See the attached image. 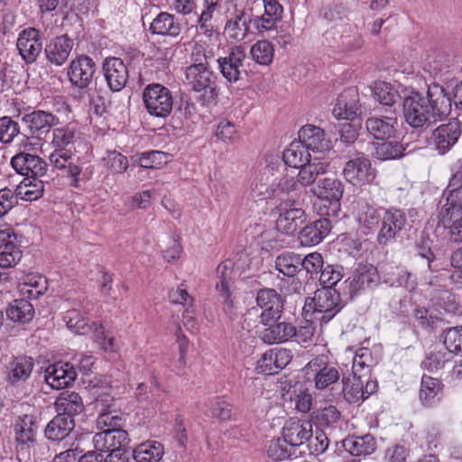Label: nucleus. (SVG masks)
<instances>
[{"label": "nucleus", "instance_id": "1", "mask_svg": "<svg viewBox=\"0 0 462 462\" xmlns=\"http://www.w3.org/2000/svg\"><path fill=\"white\" fill-rule=\"evenodd\" d=\"M451 110V98L439 84L428 86L426 96L412 92L402 101V114L405 122L418 129L420 134L438 121L446 117Z\"/></svg>", "mask_w": 462, "mask_h": 462}, {"label": "nucleus", "instance_id": "2", "mask_svg": "<svg viewBox=\"0 0 462 462\" xmlns=\"http://www.w3.org/2000/svg\"><path fill=\"white\" fill-rule=\"evenodd\" d=\"M302 189L294 178H282L278 182L262 176L252 187L249 199L253 201L275 199L279 207L300 204Z\"/></svg>", "mask_w": 462, "mask_h": 462}, {"label": "nucleus", "instance_id": "3", "mask_svg": "<svg viewBox=\"0 0 462 462\" xmlns=\"http://www.w3.org/2000/svg\"><path fill=\"white\" fill-rule=\"evenodd\" d=\"M185 84L190 90L202 93L200 101L208 105L215 101L218 96L217 76L210 67L185 69Z\"/></svg>", "mask_w": 462, "mask_h": 462}, {"label": "nucleus", "instance_id": "4", "mask_svg": "<svg viewBox=\"0 0 462 462\" xmlns=\"http://www.w3.org/2000/svg\"><path fill=\"white\" fill-rule=\"evenodd\" d=\"M340 295L335 288L322 287L318 289L314 297L307 298L304 310H313L314 314H320L317 319L321 322H328L340 310Z\"/></svg>", "mask_w": 462, "mask_h": 462}, {"label": "nucleus", "instance_id": "5", "mask_svg": "<svg viewBox=\"0 0 462 462\" xmlns=\"http://www.w3.org/2000/svg\"><path fill=\"white\" fill-rule=\"evenodd\" d=\"M305 374L309 382L314 383L317 390L333 389L332 385L340 379L337 368L329 365L327 355H319L312 358L304 367Z\"/></svg>", "mask_w": 462, "mask_h": 462}, {"label": "nucleus", "instance_id": "6", "mask_svg": "<svg viewBox=\"0 0 462 462\" xmlns=\"http://www.w3.org/2000/svg\"><path fill=\"white\" fill-rule=\"evenodd\" d=\"M143 99L148 113L156 117L168 116L173 106L171 92L166 87L158 84H149L143 92Z\"/></svg>", "mask_w": 462, "mask_h": 462}, {"label": "nucleus", "instance_id": "7", "mask_svg": "<svg viewBox=\"0 0 462 462\" xmlns=\"http://www.w3.org/2000/svg\"><path fill=\"white\" fill-rule=\"evenodd\" d=\"M407 222L406 215L400 209H386L379 225L376 241L380 246H388L393 244Z\"/></svg>", "mask_w": 462, "mask_h": 462}, {"label": "nucleus", "instance_id": "8", "mask_svg": "<svg viewBox=\"0 0 462 462\" xmlns=\"http://www.w3.org/2000/svg\"><path fill=\"white\" fill-rule=\"evenodd\" d=\"M311 190L315 196L324 201V207L328 203L329 208L325 215L337 216L340 210V199L344 193L342 182L335 178H325L319 180Z\"/></svg>", "mask_w": 462, "mask_h": 462}, {"label": "nucleus", "instance_id": "9", "mask_svg": "<svg viewBox=\"0 0 462 462\" xmlns=\"http://www.w3.org/2000/svg\"><path fill=\"white\" fill-rule=\"evenodd\" d=\"M256 303L262 310L259 315L262 325H268L280 319L283 310V299L274 289L259 290Z\"/></svg>", "mask_w": 462, "mask_h": 462}, {"label": "nucleus", "instance_id": "10", "mask_svg": "<svg viewBox=\"0 0 462 462\" xmlns=\"http://www.w3.org/2000/svg\"><path fill=\"white\" fill-rule=\"evenodd\" d=\"M226 22L225 32L230 39L243 41L250 30L251 14L245 8H238L230 3L226 7Z\"/></svg>", "mask_w": 462, "mask_h": 462}, {"label": "nucleus", "instance_id": "11", "mask_svg": "<svg viewBox=\"0 0 462 462\" xmlns=\"http://www.w3.org/2000/svg\"><path fill=\"white\" fill-rule=\"evenodd\" d=\"M96 69V63L90 57L80 55L71 60L67 74L74 87L84 89L92 82Z\"/></svg>", "mask_w": 462, "mask_h": 462}, {"label": "nucleus", "instance_id": "12", "mask_svg": "<svg viewBox=\"0 0 462 462\" xmlns=\"http://www.w3.org/2000/svg\"><path fill=\"white\" fill-rule=\"evenodd\" d=\"M461 135V124L457 119H450L431 133L435 149L439 154L448 152L458 141Z\"/></svg>", "mask_w": 462, "mask_h": 462}, {"label": "nucleus", "instance_id": "13", "mask_svg": "<svg viewBox=\"0 0 462 462\" xmlns=\"http://www.w3.org/2000/svg\"><path fill=\"white\" fill-rule=\"evenodd\" d=\"M343 175L346 181L355 186H362L371 182L375 176L371 162L365 157L349 160L344 169Z\"/></svg>", "mask_w": 462, "mask_h": 462}, {"label": "nucleus", "instance_id": "14", "mask_svg": "<svg viewBox=\"0 0 462 462\" xmlns=\"http://www.w3.org/2000/svg\"><path fill=\"white\" fill-rule=\"evenodd\" d=\"M245 59L244 49L236 46L231 48L226 56L217 60L220 73L228 82L236 83L241 79Z\"/></svg>", "mask_w": 462, "mask_h": 462}, {"label": "nucleus", "instance_id": "15", "mask_svg": "<svg viewBox=\"0 0 462 462\" xmlns=\"http://www.w3.org/2000/svg\"><path fill=\"white\" fill-rule=\"evenodd\" d=\"M16 47L26 63H33L42 51L40 31L35 28L23 30L17 39Z\"/></svg>", "mask_w": 462, "mask_h": 462}, {"label": "nucleus", "instance_id": "16", "mask_svg": "<svg viewBox=\"0 0 462 462\" xmlns=\"http://www.w3.org/2000/svg\"><path fill=\"white\" fill-rule=\"evenodd\" d=\"M13 168L25 178H41L45 176L48 164L41 157L27 152H20L11 160Z\"/></svg>", "mask_w": 462, "mask_h": 462}, {"label": "nucleus", "instance_id": "17", "mask_svg": "<svg viewBox=\"0 0 462 462\" xmlns=\"http://www.w3.org/2000/svg\"><path fill=\"white\" fill-rule=\"evenodd\" d=\"M103 71L112 91L117 92L125 87L129 78L128 69L120 58H106L103 62Z\"/></svg>", "mask_w": 462, "mask_h": 462}, {"label": "nucleus", "instance_id": "18", "mask_svg": "<svg viewBox=\"0 0 462 462\" xmlns=\"http://www.w3.org/2000/svg\"><path fill=\"white\" fill-rule=\"evenodd\" d=\"M77 372L69 363L58 362L50 365L44 371V380L52 389L68 387L75 381Z\"/></svg>", "mask_w": 462, "mask_h": 462}, {"label": "nucleus", "instance_id": "19", "mask_svg": "<svg viewBox=\"0 0 462 462\" xmlns=\"http://www.w3.org/2000/svg\"><path fill=\"white\" fill-rule=\"evenodd\" d=\"M92 443L94 448L103 455L113 448L127 447L128 433L125 430L104 429L93 436Z\"/></svg>", "mask_w": 462, "mask_h": 462}, {"label": "nucleus", "instance_id": "20", "mask_svg": "<svg viewBox=\"0 0 462 462\" xmlns=\"http://www.w3.org/2000/svg\"><path fill=\"white\" fill-rule=\"evenodd\" d=\"M299 141L308 152L322 153L330 148V140L325 131L319 126L308 125L299 131Z\"/></svg>", "mask_w": 462, "mask_h": 462}, {"label": "nucleus", "instance_id": "21", "mask_svg": "<svg viewBox=\"0 0 462 462\" xmlns=\"http://www.w3.org/2000/svg\"><path fill=\"white\" fill-rule=\"evenodd\" d=\"M290 350L281 348L266 351L256 363L255 369L260 374H273L284 368L291 360Z\"/></svg>", "mask_w": 462, "mask_h": 462}, {"label": "nucleus", "instance_id": "22", "mask_svg": "<svg viewBox=\"0 0 462 462\" xmlns=\"http://www.w3.org/2000/svg\"><path fill=\"white\" fill-rule=\"evenodd\" d=\"M22 255L14 231L10 228L0 230V266L13 267L21 260Z\"/></svg>", "mask_w": 462, "mask_h": 462}, {"label": "nucleus", "instance_id": "23", "mask_svg": "<svg viewBox=\"0 0 462 462\" xmlns=\"http://www.w3.org/2000/svg\"><path fill=\"white\" fill-rule=\"evenodd\" d=\"M282 434L296 451L297 448L310 440L312 436V425L308 420H289L283 426Z\"/></svg>", "mask_w": 462, "mask_h": 462}, {"label": "nucleus", "instance_id": "24", "mask_svg": "<svg viewBox=\"0 0 462 462\" xmlns=\"http://www.w3.org/2000/svg\"><path fill=\"white\" fill-rule=\"evenodd\" d=\"M381 277L378 270L372 264L362 265L358 267L350 280V294H356L365 289L375 287L380 283Z\"/></svg>", "mask_w": 462, "mask_h": 462}, {"label": "nucleus", "instance_id": "25", "mask_svg": "<svg viewBox=\"0 0 462 462\" xmlns=\"http://www.w3.org/2000/svg\"><path fill=\"white\" fill-rule=\"evenodd\" d=\"M331 222L328 217L319 218L306 225L299 234L300 243L303 246H312L319 244L330 232Z\"/></svg>", "mask_w": 462, "mask_h": 462}, {"label": "nucleus", "instance_id": "26", "mask_svg": "<svg viewBox=\"0 0 462 462\" xmlns=\"http://www.w3.org/2000/svg\"><path fill=\"white\" fill-rule=\"evenodd\" d=\"M37 418L32 414L19 417L14 425L16 441L22 449L33 446L38 430Z\"/></svg>", "mask_w": 462, "mask_h": 462}, {"label": "nucleus", "instance_id": "27", "mask_svg": "<svg viewBox=\"0 0 462 462\" xmlns=\"http://www.w3.org/2000/svg\"><path fill=\"white\" fill-rule=\"evenodd\" d=\"M34 361L32 357L20 356L14 358L6 366V379L11 385H19L26 382L33 370Z\"/></svg>", "mask_w": 462, "mask_h": 462}, {"label": "nucleus", "instance_id": "28", "mask_svg": "<svg viewBox=\"0 0 462 462\" xmlns=\"http://www.w3.org/2000/svg\"><path fill=\"white\" fill-rule=\"evenodd\" d=\"M22 120L29 128L30 133L37 137L49 133L51 128L58 123V118L54 115L43 110H35L25 114Z\"/></svg>", "mask_w": 462, "mask_h": 462}, {"label": "nucleus", "instance_id": "29", "mask_svg": "<svg viewBox=\"0 0 462 462\" xmlns=\"http://www.w3.org/2000/svg\"><path fill=\"white\" fill-rule=\"evenodd\" d=\"M398 121L394 116H371L365 121L368 133L378 140L394 137Z\"/></svg>", "mask_w": 462, "mask_h": 462}, {"label": "nucleus", "instance_id": "30", "mask_svg": "<svg viewBox=\"0 0 462 462\" xmlns=\"http://www.w3.org/2000/svg\"><path fill=\"white\" fill-rule=\"evenodd\" d=\"M73 152L70 149H55L50 155L49 160L51 164L64 171L65 175L73 179V186L78 187L79 179L81 172V168L73 163Z\"/></svg>", "mask_w": 462, "mask_h": 462}, {"label": "nucleus", "instance_id": "31", "mask_svg": "<svg viewBox=\"0 0 462 462\" xmlns=\"http://www.w3.org/2000/svg\"><path fill=\"white\" fill-rule=\"evenodd\" d=\"M73 48V41L66 34L52 39L45 47L47 60L56 65L61 66L68 60Z\"/></svg>", "mask_w": 462, "mask_h": 462}, {"label": "nucleus", "instance_id": "32", "mask_svg": "<svg viewBox=\"0 0 462 462\" xmlns=\"http://www.w3.org/2000/svg\"><path fill=\"white\" fill-rule=\"evenodd\" d=\"M462 218V198L455 194H448L445 204L439 212L437 230L443 229Z\"/></svg>", "mask_w": 462, "mask_h": 462}, {"label": "nucleus", "instance_id": "33", "mask_svg": "<svg viewBox=\"0 0 462 462\" xmlns=\"http://www.w3.org/2000/svg\"><path fill=\"white\" fill-rule=\"evenodd\" d=\"M261 332V339L269 345L287 342L293 337L294 326L290 322L274 321L268 325Z\"/></svg>", "mask_w": 462, "mask_h": 462}, {"label": "nucleus", "instance_id": "34", "mask_svg": "<svg viewBox=\"0 0 462 462\" xmlns=\"http://www.w3.org/2000/svg\"><path fill=\"white\" fill-rule=\"evenodd\" d=\"M342 446L355 457L369 456L377 448L375 439L369 433L363 436H348L342 440Z\"/></svg>", "mask_w": 462, "mask_h": 462}, {"label": "nucleus", "instance_id": "35", "mask_svg": "<svg viewBox=\"0 0 462 462\" xmlns=\"http://www.w3.org/2000/svg\"><path fill=\"white\" fill-rule=\"evenodd\" d=\"M328 162L319 157L314 156L308 162L302 165L298 173L296 180L302 189L300 199L305 195L304 187L314 183L319 175L326 172Z\"/></svg>", "mask_w": 462, "mask_h": 462}, {"label": "nucleus", "instance_id": "36", "mask_svg": "<svg viewBox=\"0 0 462 462\" xmlns=\"http://www.w3.org/2000/svg\"><path fill=\"white\" fill-rule=\"evenodd\" d=\"M305 221L306 214L302 208L296 207L285 208L276 220V227L286 235H294Z\"/></svg>", "mask_w": 462, "mask_h": 462}, {"label": "nucleus", "instance_id": "37", "mask_svg": "<svg viewBox=\"0 0 462 462\" xmlns=\"http://www.w3.org/2000/svg\"><path fill=\"white\" fill-rule=\"evenodd\" d=\"M217 279L218 281L216 282V289L218 291L220 297L223 298L224 302L231 308L230 286L233 281V263L230 260L223 261L218 264L217 267Z\"/></svg>", "mask_w": 462, "mask_h": 462}, {"label": "nucleus", "instance_id": "38", "mask_svg": "<svg viewBox=\"0 0 462 462\" xmlns=\"http://www.w3.org/2000/svg\"><path fill=\"white\" fill-rule=\"evenodd\" d=\"M74 419L64 414L56 415L46 426L45 436L50 440H62L74 429Z\"/></svg>", "mask_w": 462, "mask_h": 462}, {"label": "nucleus", "instance_id": "39", "mask_svg": "<svg viewBox=\"0 0 462 462\" xmlns=\"http://www.w3.org/2000/svg\"><path fill=\"white\" fill-rule=\"evenodd\" d=\"M59 414H64L74 419V416L81 413L84 405L81 397L75 392L62 393L55 402Z\"/></svg>", "mask_w": 462, "mask_h": 462}, {"label": "nucleus", "instance_id": "40", "mask_svg": "<svg viewBox=\"0 0 462 462\" xmlns=\"http://www.w3.org/2000/svg\"><path fill=\"white\" fill-rule=\"evenodd\" d=\"M152 33L177 37L180 33V24L175 20L173 14L166 12L160 13L151 23Z\"/></svg>", "mask_w": 462, "mask_h": 462}, {"label": "nucleus", "instance_id": "41", "mask_svg": "<svg viewBox=\"0 0 462 462\" xmlns=\"http://www.w3.org/2000/svg\"><path fill=\"white\" fill-rule=\"evenodd\" d=\"M164 454L162 443L154 440H148L138 445L133 452L136 462H159Z\"/></svg>", "mask_w": 462, "mask_h": 462}, {"label": "nucleus", "instance_id": "42", "mask_svg": "<svg viewBox=\"0 0 462 462\" xmlns=\"http://www.w3.org/2000/svg\"><path fill=\"white\" fill-rule=\"evenodd\" d=\"M51 462H103V455L97 449L83 452L77 447L57 454Z\"/></svg>", "mask_w": 462, "mask_h": 462}, {"label": "nucleus", "instance_id": "43", "mask_svg": "<svg viewBox=\"0 0 462 462\" xmlns=\"http://www.w3.org/2000/svg\"><path fill=\"white\" fill-rule=\"evenodd\" d=\"M382 216L378 209L366 202H359L356 210V219L361 228L374 231L379 227Z\"/></svg>", "mask_w": 462, "mask_h": 462}, {"label": "nucleus", "instance_id": "44", "mask_svg": "<svg viewBox=\"0 0 462 462\" xmlns=\"http://www.w3.org/2000/svg\"><path fill=\"white\" fill-rule=\"evenodd\" d=\"M44 192L43 180L38 178H24L16 187L17 198L25 201H33L40 199Z\"/></svg>", "mask_w": 462, "mask_h": 462}, {"label": "nucleus", "instance_id": "45", "mask_svg": "<svg viewBox=\"0 0 462 462\" xmlns=\"http://www.w3.org/2000/svg\"><path fill=\"white\" fill-rule=\"evenodd\" d=\"M283 162L290 167L300 168L312 157L304 145L300 142H292L282 153Z\"/></svg>", "mask_w": 462, "mask_h": 462}, {"label": "nucleus", "instance_id": "46", "mask_svg": "<svg viewBox=\"0 0 462 462\" xmlns=\"http://www.w3.org/2000/svg\"><path fill=\"white\" fill-rule=\"evenodd\" d=\"M33 314V306L24 299L14 300L6 309L7 318L14 322H28L32 319Z\"/></svg>", "mask_w": 462, "mask_h": 462}, {"label": "nucleus", "instance_id": "47", "mask_svg": "<svg viewBox=\"0 0 462 462\" xmlns=\"http://www.w3.org/2000/svg\"><path fill=\"white\" fill-rule=\"evenodd\" d=\"M266 453L268 457L275 462L297 457V453L291 448L283 435L269 441Z\"/></svg>", "mask_w": 462, "mask_h": 462}, {"label": "nucleus", "instance_id": "48", "mask_svg": "<svg viewBox=\"0 0 462 462\" xmlns=\"http://www.w3.org/2000/svg\"><path fill=\"white\" fill-rule=\"evenodd\" d=\"M79 307L80 309L67 310L64 316V320L70 330L78 334H86L88 331V328L84 314H86L89 309L88 306H83L81 303Z\"/></svg>", "mask_w": 462, "mask_h": 462}, {"label": "nucleus", "instance_id": "49", "mask_svg": "<svg viewBox=\"0 0 462 462\" xmlns=\"http://www.w3.org/2000/svg\"><path fill=\"white\" fill-rule=\"evenodd\" d=\"M372 95L374 100L388 106H393L400 98L398 91L390 83L384 81L374 82Z\"/></svg>", "mask_w": 462, "mask_h": 462}, {"label": "nucleus", "instance_id": "50", "mask_svg": "<svg viewBox=\"0 0 462 462\" xmlns=\"http://www.w3.org/2000/svg\"><path fill=\"white\" fill-rule=\"evenodd\" d=\"M275 267L284 276L294 277L300 269V255L293 253H284L275 260Z\"/></svg>", "mask_w": 462, "mask_h": 462}, {"label": "nucleus", "instance_id": "51", "mask_svg": "<svg viewBox=\"0 0 462 462\" xmlns=\"http://www.w3.org/2000/svg\"><path fill=\"white\" fill-rule=\"evenodd\" d=\"M407 147L408 144L404 147L402 143L396 141L384 142L375 147L374 156L381 161L398 159L404 155Z\"/></svg>", "mask_w": 462, "mask_h": 462}, {"label": "nucleus", "instance_id": "52", "mask_svg": "<svg viewBox=\"0 0 462 462\" xmlns=\"http://www.w3.org/2000/svg\"><path fill=\"white\" fill-rule=\"evenodd\" d=\"M440 383L438 379L424 375L421 378L420 400L424 405H430L440 392Z\"/></svg>", "mask_w": 462, "mask_h": 462}, {"label": "nucleus", "instance_id": "53", "mask_svg": "<svg viewBox=\"0 0 462 462\" xmlns=\"http://www.w3.org/2000/svg\"><path fill=\"white\" fill-rule=\"evenodd\" d=\"M315 418L319 426L333 430L338 427L341 414L336 406L328 405L317 411Z\"/></svg>", "mask_w": 462, "mask_h": 462}, {"label": "nucleus", "instance_id": "54", "mask_svg": "<svg viewBox=\"0 0 462 462\" xmlns=\"http://www.w3.org/2000/svg\"><path fill=\"white\" fill-rule=\"evenodd\" d=\"M342 383L344 397L348 402H357L365 400L363 391V382L360 377L356 378L354 376L353 382H351L349 378H343Z\"/></svg>", "mask_w": 462, "mask_h": 462}, {"label": "nucleus", "instance_id": "55", "mask_svg": "<svg viewBox=\"0 0 462 462\" xmlns=\"http://www.w3.org/2000/svg\"><path fill=\"white\" fill-rule=\"evenodd\" d=\"M252 58L261 65H268L273 59V44L265 40L258 41L250 50Z\"/></svg>", "mask_w": 462, "mask_h": 462}, {"label": "nucleus", "instance_id": "56", "mask_svg": "<svg viewBox=\"0 0 462 462\" xmlns=\"http://www.w3.org/2000/svg\"><path fill=\"white\" fill-rule=\"evenodd\" d=\"M171 160V155L161 151H150L143 152L138 157V163L141 167L146 169L160 168Z\"/></svg>", "mask_w": 462, "mask_h": 462}, {"label": "nucleus", "instance_id": "57", "mask_svg": "<svg viewBox=\"0 0 462 462\" xmlns=\"http://www.w3.org/2000/svg\"><path fill=\"white\" fill-rule=\"evenodd\" d=\"M214 58L212 50H208L203 44L195 43L190 53L191 64L186 69L209 67L210 60Z\"/></svg>", "mask_w": 462, "mask_h": 462}, {"label": "nucleus", "instance_id": "58", "mask_svg": "<svg viewBox=\"0 0 462 462\" xmlns=\"http://www.w3.org/2000/svg\"><path fill=\"white\" fill-rule=\"evenodd\" d=\"M356 96L357 93L354 88L345 90L339 95V105H344V116L346 120L354 119L360 108Z\"/></svg>", "mask_w": 462, "mask_h": 462}, {"label": "nucleus", "instance_id": "59", "mask_svg": "<svg viewBox=\"0 0 462 462\" xmlns=\"http://www.w3.org/2000/svg\"><path fill=\"white\" fill-rule=\"evenodd\" d=\"M323 267V257L319 253L314 252L307 254L304 258L300 257V269L310 274V279L319 276Z\"/></svg>", "mask_w": 462, "mask_h": 462}, {"label": "nucleus", "instance_id": "60", "mask_svg": "<svg viewBox=\"0 0 462 462\" xmlns=\"http://www.w3.org/2000/svg\"><path fill=\"white\" fill-rule=\"evenodd\" d=\"M441 337L450 353H462V326L445 328Z\"/></svg>", "mask_w": 462, "mask_h": 462}, {"label": "nucleus", "instance_id": "61", "mask_svg": "<svg viewBox=\"0 0 462 462\" xmlns=\"http://www.w3.org/2000/svg\"><path fill=\"white\" fill-rule=\"evenodd\" d=\"M23 285L28 287L23 293L30 300H36L47 291V279L42 275H29L26 277Z\"/></svg>", "mask_w": 462, "mask_h": 462}, {"label": "nucleus", "instance_id": "62", "mask_svg": "<svg viewBox=\"0 0 462 462\" xmlns=\"http://www.w3.org/2000/svg\"><path fill=\"white\" fill-rule=\"evenodd\" d=\"M206 406L208 408V411L206 413L208 416L221 420H229L231 418V405L225 400L213 398L206 403Z\"/></svg>", "mask_w": 462, "mask_h": 462}, {"label": "nucleus", "instance_id": "63", "mask_svg": "<svg viewBox=\"0 0 462 462\" xmlns=\"http://www.w3.org/2000/svg\"><path fill=\"white\" fill-rule=\"evenodd\" d=\"M20 133V125L10 116L0 117V143H11Z\"/></svg>", "mask_w": 462, "mask_h": 462}, {"label": "nucleus", "instance_id": "64", "mask_svg": "<svg viewBox=\"0 0 462 462\" xmlns=\"http://www.w3.org/2000/svg\"><path fill=\"white\" fill-rule=\"evenodd\" d=\"M343 267L341 265L328 264L323 267L319 280L323 287L334 288V286L342 279Z\"/></svg>", "mask_w": 462, "mask_h": 462}]
</instances>
